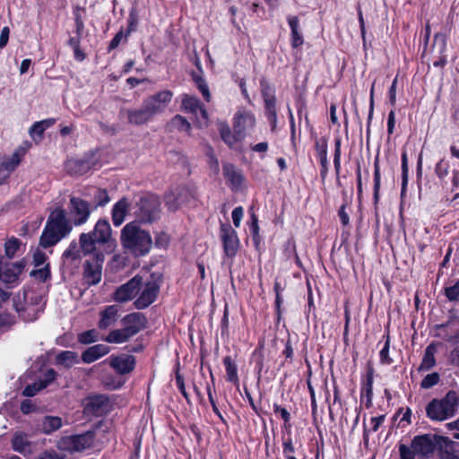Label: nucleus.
Instances as JSON below:
<instances>
[{
    "label": "nucleus",
    "instance_id": "49",
    "mask_svg": "<svg viewBox=\"0 0 459 459\" xmlns=\"http://www.w3.org/2000/svg\"><path fill=\"white\" fill-rule=\"evenodd\" d=\"M45 388V385H42L39 380L31 385H28L22 391V395L26 397H32L36 395L40 390Z\"/></svg>",
    "mask_w": 459,
    "mask_h": 459
},
{
    "label": "nucleus",
    "instance_id": "31",
    "mask_svg": "<svg viewBox=\"0 0 459 459\" xmlns=\"http://www.w3.org/2000/svg\"><path fill=\"white\" fill-rule=\"evenodd\" d=\"M289 25L291 30V46L294 49H297L304 43L303 35L298 17H293L289 20Z\"/></svg>",
    "mask_w": 459,
    "mask_h": 459
},
{
    "label": "nucleus",
    "instance_id": "6",
    "mask_svg": "<svg viewBox=\"0 0 459 459\" xmlns=\"http://www.w3.org/2000/svg\"><path fill=\"white\" fill-rule=\"evenodd\" d=\"M134 214L137 222L152 223L160 217V201L159 197L151 193H144L138 196L134 206Z\"/></svg>",
    "mask_w": 459,
    "mask_h": 459
},
{
    "label": "nucleus",
    "instance_id": "43",
    "mask_svg": "<svg viewBox=\"0 0 459 459\" xmlns=\"http://www.w3.org/2000/svg\"><path fill=\"white\" fill-rule=\"evenodd\" d=\"M170 125L181 132H189L191 129L190 123L182 116H175L170 122Z\"/></svg>",
    "mask_w": 459,
    "mask_h": 459
},
{
    "label": "nucleus",
    "instance_id": "44",
    "mask_svg": "<svg viewBox=\"0 0 459 459\" xmlns=\"http://www.w3.org/2000/svg\"><path fill=\"white\" fill-rule=\"evenodd\" d=\"M283 289H281L279 285L278 282L275 283L274 285V290L276 292V299H275V308H276V315H277V324H276V328H277V331H280V326H281V305L282 303V298L281 297V294H280V291L282 290Z\"/></svg>",
    "mask_w": 459,
    "mask_h": 459
},
{
    "label": "nucleus",
    "instance_id": "2",
    "mask_svg": "<svg viewBox=\"0 0 459 459\" xmlns=\"http://www.w3.org/2000/svg\"><path fill=\"white\" fill-rule=\"evenodd\" d=\"M120 238L123 247L134 256L147 255L152 247L150 233L141 229L137 221L127 223L121 231Z\"/></svg>",
    "mask_w": 459,
    "mask_h": 459
},
{
    "label": "nucleus",
    "instance_id": "61",
    "mask_svg": "<svg viewBox=\"0 0 459 459\" xmlns=\"http://www.w3.org/2000/svg\"><path fill=\"white\" fill-rule=\"evenodd\" d=\"M44 127L41 126L40 124H39V122H36L30 129V136L36 140V138L38 137L39 140H41L42 136H43V133H44Z\"/></svg>",
    "mask_w": 459,
    "mask_h": 459
},
{
    "label": "nucleus",
    "instance_id": "32",
    "mask_svg": "<svg viewBox=\"0 0 459 459\" xmlns=\"http://www.w3.org/2000/svg\"><path fill=\"white\" fill-rule=\"evenodd\" d=\"M57 365L64 366L65 368H71L79 363L78 354L72 351H64L59 352L56 357Z\"/></svg>",
    "mask_w": 459,
    "mask_h": 459
},
{
    "label": "nucleus",
    "instance_id": "3",
    "mask_svg": "<svg viewBox=\"0 0 459 459\" xmlns=\"http://www.w3.org/2000/svg\"><path fill=\"white\" fill-rule=\"evenodd\" d=\"M121 329L112 330L103 340L109 343H122L137 334L147 326L146 316L140 312L125 316L121 320Z\"/></svg>",
    "mask_w": 459,
    "mask_h": 459
},
{
    "label": "nucleus",
    "instance_id": "5",
    "mask_svg": "<svg viewBox=\"0 0 459 459\" xmlns=\"http://www.w3.org/2000/svg\"><path fill=\"white\" fill-rule=\"evenodd\" d=\"M459 404L455 391H449L442 399H433L426 406L427 416L435 421H443L455 415Z\"/></svg>",
    "mask_w": 459,
    "mask_h": 459
},
{
    "label": "nucleus",
    "instance_id": "42",
    "mask_svg": "<svg viewBox=\"0 0 459 459\" xmlns=\"http://www.w3.org/2000/svg\"><path fill=\"white\" fill-rule=\"evenodd\" d=\"M407 184H408V160H407L406 152H403L402 153V189H401L402 196L406 192Z\"/></svg>",
    "mask_w": 459,
    "mask_h": 459
},
{
    "label": "nucleus",
    "instance_id": "19",
    "mask_svg": "<svg viewBox=\"0 0 459 459\" xmlns=\"http://www.w3.org/2000/svg\"><path fill=\"white\" fill-rule=\"evenodd\" d=\"M95 161L93 156H87L82 159H71L65 162V169L72 176H82L87 173L93 166Z\"/></svg>",
    "mask_w": 459,
    "mask_h": 459
},
{
    "label": "nucleus",
    "instance_id": "28",
    "mask_svg": "<svg viewBox=\"0 0 459 459\" xmlns=\"http://www.w3.org/2000/svg\"><path fill=\"white\" fill-rule=\"evenodd\" d=\"M182 106L190 113L197 114V112L200 111L204 117H207L206 109L204 108L200 100L195 96L185 95L182 99Z\"/></svg>",
    "mask_w": 459,
    "mask_h": 459
},
{
    "label": "nucleus",
    "instance_id": "34",
    "mask_svg": "<svg viewBox=\"0 0 459 459\" xmlns=\"http://www.w3.org/2000/svg\"><path fill=\"white\" fill-rule=\"evenodd\" d=\"M316 146L322 167L321 176L323 178H325L328 171L327 144L324 141L322 143H316Z\"/></svg>",
    "mask_w": 459,
    "mask_h": 459
},
{
    "label": "nucleus",
    "instance_id": "48",
    "mask_svg": "<svg viewBox=\"0 0 459 459\" xmlns=\"http://www.w3.org/2000/svg\"><path fill=\"white\" fill-rule=\"evenodd\" d=\"M380 169L378 161L374 164V201L375 204L378 202L380 191Z\"/></svg>",
    "mask_w": 459,
    "mask_h": 459
},
{
    "label": "nucleus",
    "instance_id": "17",
    "mask_svg": "<svg viewBox=\"0 0 459 459\" xmlns=\"http://www.w3.org/2000/svg\"><path fill=\"white\" fill-rule=\"evenodd\" d=\"M260 84L262 96L264 98L265 105V113L270 122L272 130H274L276 126V107L274 91L264 79L261 80Z\"/></svg>",
    "mask_w": 459,
    "mask_h": 459
},
{
    "label": "nucleus",
    "instance_id": "9",
    "mask_svg": "<svg viewBox=\"0 0 459 459\" xmlns=\"http://www.w3.org/2000/svg\"><path fill=\"white\" fill-rule=\"evenodd\" d=\"M162 283V274L152 273L143 285L140 296L134 302L137 309H144L152 305L157 299Z\"/></svg>",
    "mask_w": 459,
    "mask_h": 459
},
{
    "label": "nucleus",
    "instance_id": "29",
    "mask_svg": "<svg viewBox=\"0 0 459 459\" xmlns=\"http://www.w3.org/2000/svg\"><path fill=\"white\" fill-rule=\"evenodd\" d=\"M13 449L21 454H25L30 451V442L28 436L22 432H17L13 435L12 439Z\"/></svg>",
    "mask_w": 459,
    "mask_h": 459
},
{
    "label": "nucleus",
    "instance_id": "62",
    "mask_svg": "<svg viewBox=\"0 0 459 459\" xmlns=\"http://www.w3.org/2000/svg\"><path fill=\"white\" fill-rule=\"evenodd\" d=\"M243 208L241 206L236 207L231 213L233 224L236 228H238L240 226V221L243 217Z\"/></svg>",
    "mask_w": 459,
    "mask_h": 459
},
{
    "label": "nucleus",
    "instance_id": "22",
    "mask_svg": "<svg viewBox=\"0 0 459 459\" xmlns=\"http://www.w3.org/2000/svg\"><path fill=\"white\" fill-rule=\"evenodd\" d=\"M223 175L229 182L232 191L238 192L241 190L240 187L245 180V178L239 170L236 169L234 165L230 163L224 164Z\"/></svg>",
    "mask_w": 459,
    "mask_h": 459
},
{
    "label": "nucleus",
    "instance_id": "33",
    "mask_svg": "<svg viewBox=\"0 0 459 459\" xmlns=\"http://www.w3.org/2000/svg\"><path fill=\"white\" fill-rule=\"evenodd\" d=\"M435 352L436 348L433 344L429 345L425 349L422 361L419 367V371L429 370L436 365Z\"/></svg>",
    "mask_w": 459,
    "mask_h": 459
},
{
    "label": "nucleus",
    "instance_id": "8",
    "mask_svg": "<svg viewBox=\"0 0 459 459\" xmlns=\"http://www.w3.org/2000/svg\"><path fill=\"white\" fill-rule=\"evenodd\" d=\"M104 424L103 420L94 424L92 429L82 434L63 437L57 442V447L70 452H81L91 447L94 442L96 430Z\"/></svg>",
    "mask_w": 459,
    "mask_h": 459
},
{
    "label": "nucleus",
    "instance_id": "59",
    "mask_svg": "<svg viewBox=\"0 0 459 459\" xmlns=\"http://www.w3.org/2000/svg\"><path fill=\"white\" fill-rule=\"evenodd\" d=\"M56 372L55 371V369L49 368L45 372L44 377L41 379H39V381L42 385H45V388H46L49 384H51L56 379Z\"/></svg>",
    "mask_w": 459,
    "mask_h": 459
},
{
    "label": "nucleus",
    "instance_id": "27",
    "mask_svg": "<svg viewBox=\"0 0 459 459\" xmlns=\"http://www.w3.org/2000/svg\"><path fill=\"white\" fill-rule=\"evenodd\" d=\"M129 202L126 197L117 202L112 208V221L115 226H120L127 214Z\"/></svg>",
    "mask_w": 459,
    "mask_h": 459
},
{
    "label": "nucleus",
    "instance_id": "52",
    "mask_svg": "<svg viewBox=\"0 0 459 459\" xmlns=\"http://www.w3.org/2000/svg\"><path fill=\"white\" fill-rule=\"evenodd\" d=\"M333 164L336 174L340 173L341 169V140L336 139L334 143V158Z\"/></svg>",
    "mask_w": 459,
    "mask_h": 459
},
{
    "label": "nucleus",
    "instance_id": "46",
    "mask_svg": "<svg viewBox=\"0 0 459 459\" xmlns=\"http://www.w3.org/2000/svg\"><path fill=\"white\" fill-rule=\"evenodd\" d=\"M21 160L17 152L13 153L10 157L4 159L0 165L9 170L11 173L18 167Z\"/></svg>",
    "mask_w": 459,
    "mask_h": 459
},
{
    "label": "nucleus",
    "instance_id": "18",
    "mask_svg": "<svg viewBox=\"0 0 459 459\" xmlns=\"http://www.w3.org/2000/svg\"><path fill=\"white\" fill-rule=\"evenodd\" d=\"M221 238L226 255L233 257L238 249L239 242L237 232L230 224L221 225Z\"/></svg>",
    "mask_w": 459,
    "mask_h": 459
},
{
    "label": "nucleus",
    "instance_id": "58",
    "mask_svg": "<svg viewBox=\"0 0 459 459\" xmlns=\"http://www.w3.org/2000/svg\"><path fill=\"white\" fill-rule=\"evenodd\" d=\"M249 228H250V231L253 235L254 240L255 242H257V239L259 237V235H258V230H259L258 219L254 212H251V222H250Z\"/></svg>",
    "mask_w": 459,
    "mask_h": 459
},
{
    "label": "nucleus",
    "instance_id": "20",
    "mask_svg": "<svg viewBox=\"0 0 459 459\" xmlns=\"http://www.w3.org/2000/svg\"><path fill=\"white\" fill-rule=\"evenodd\" d=\"M109 365L120 375L128 374L134 370L135 359L132 355L121 354L111 356Z\"/></svg>",
    "mask_w": 459,
    "mask_h": 459
},
{
    "label": "nucleus",
    "instance_id": "10",
    "mask_svg": "<svg viewBox=\"0 0 459 459\" xmlns=\"http://www.w3.org/2000/svg\"><path fill=\"white\" fill-rule=\"evenodd\" d=\"M448 442L446 437L425 434L414 437L411 441V447L418 455L429 456L434 453L437 447L442 448L443 445Z\"/></svg>",
    "mask_w": 459,
    "mask_h": 459
},
{
    "label": "nucleus",
    "instance_id": "50",
    "mask_svg": "<svg viewBox=\"0 0 459 459\" xmlns=\"http://www.w3.org/2000/svg\"><path fill=\"white\" fill-rule=\"evenodd\" d=\"M449 162L445 160L444 159L440 160L436 165V174L440 178L443 179L449 173Z\"/></svg>",
    "mask_w": 459,
    "mask_h": 459
},
{
    "label": "nucleus",
    "instance_id": "25",
    "mask_svg": "<svg viewBox=\"0 0 459 459\" xmlns=\"http://www.w3.org/2000/svg\"><path fill=\"white\" fill-rule=\"evenodd\" d=\"M63 426V420L58 416H44L38 424V429L43 434L50 435Z\"/></svg>",
    "mask_w": 459,
    "mask_h": 459
},
{
    "label": "nucleus",
    "instance_id": "37",
    "mask_svg": "<svg viewBox=\"0 0 459 459\" xmlns=\"http://www.w3.org/2000/svg\"><path fill=\"white\" fill-rule=\"evenodd\" d=\"M22 242L17 238H11L4 243V255L6 258L12 259L20 249Z\"/></svg>",
    "mask_w": 459,
    "mask_h": 459
},
{
    "label": "nucleus",
    "instance_id": "39",
    "mask_svg": "<svg viewBox=\"0 0 459 459\" xmlns=\"http://www.w3.org/2000/svg\"><path fill=\"white\" fill-rule=\"evenodd\" d=\"M30 276L40 282L47 281L51 277L49 264H46L43 268L32 270Z\"/></svg>",
    "mask_w": 459,
    "mask_h": 459
},
{
    "label": "nucleus",
    "instance_id": "36",
    "mask_svg": "<svg viewBox=\"0 0 459 459\" xmlns=\"http://www.w3.org/2000/svg\"><path fill=\"white\" fill-rule=\"evenodd\" d=\"M220 134L223 142L230 147H232L235 143L243 139L238 138L237 134L234 131L231 133L230 128L227 125H223L220 127Z\"/></svg>",
    "mask_w": 459,
    "mask_h": 459
},
{
    "label": "nucleus",
    "instance_id": "38",
    "mask_svg": "<svg viewBox=\"0 0 459 459\" xmlns=\"http://www.w3.org/2000/svg\"><path fill=\"white\" fill-rule=\"evenodd\" d=\"M93 192V208H97L98 206H105L109 201V195L106 189L95 188L92 189Z\"/></svg>",
    "mask_w": 459,
    "mask_h": 459
},
{
    "label": "nucleus",
    "instance_id": "7",
    "mask_svg": "<svg viewBox=\"0 0 459 459\" xmlns=\"http://www.w3.org/2000/svg\"><path fill=\"white\" fill-rule=\"evenodd\" d=\"M165 205L170 212L178 211L183 205L195 206L198 194L195 186H179L165 194Z\"/></svg>",
    "mask_w": 459,
    "mask_h": 459
},
{
    "label": "nucleus",
    "instance_id": "35",
    "mask_svg": "<svg viewBox=\"0 0 459 459\" xmlns=\"http://www.w3.org/2000/svg\"><path fill=\"white\" fill-rule=\"evenodd\" d=\"M223 364L226 368L227 380L229 382L237 384L238 382L237 366L232 360L230 356H226L223 359Z\"/></svg>",
    "mask_w": 459,
    "mask_h": 459
},
{
    "label": "nucleus",
    "instance_id": "64",
    "mask_svg": "<svg viewBox=\"0 0 459 459\" xmlns=\"http://www.w3.org/2000/svg\"><path fill=\"white\" fill-rule=\"evenodd\" d=\"M14 317L13 315L9 313H2L0 314V327L3 326H10L13 325Z\"/></svg>",
    "mask_w": 459,
    "mask_h": 459
},
{
    "label": "nucleus",
    "instance_id": "14",
    "mask_svg": "<svg viewBox=\"0 0 459 459\" xmlns=\"http://www.w3.org/2000/svg\"><path fill=\"white\" fill-rule=\"evenodd\" d=\"M111 409L109 398L105 394L89 396L84 401L83 414L87 417H101Z\"/></svg>",
    "mask_w": 459,
    "mask_h": 459
},
{
    "label": "nucleus",
    "instance_id": "51",
    "mask_svg": "<svg viewBox=\"0 0 459 459\" xmlns=\"http://www.w3.org/2000/svg\"><path fill=\"white\" fill-rule=\"evenodd\" d=\"M35 459H66V455L54 449H48L39 454Z\"/></svg>",
    "mask_w": 459,
    "mask_h": 459
},
{
    "label": "nucleus",
    "instance_id": "11",
    "mask_svg": "<svg viewBox=\"0 0 459 459\" xmlns=\"http://www.w3.org/2000/svg\"><path fill=\"white\" fill-rule=\"evenodd\" d=\"M92 256L83 264V280L88 286L97 285L101 281L105 255L102 252L91 253Z\"/></svg>",
    "mask_w": 459,
    "mask_h": 459
},
{
    "label": "nucleus",
    "instance_id": "60",
    "mask_svg": "<svg viewBox=\"0 0 459 459\" xmlns=\"http://www.w3.org/2000/svg\"><path fill=\"white\" fill-rule=\"evenodd\" d=\"M32 258H33L34 266L39 267L45 264L48 256L44 252H42L39 249H37L34 252Z\"/></svg>",
    "mask_w": 459,
    "mask_h": 459
},
{
    "label": "nucleus",
    "instance_id": "57",
    "mask_svg": "<svg viewBox=\"0 0 459 459\" xmlns=\"http://www.w3.org/2000/svg\"><path fill=\"white\" fill-rule=\"evenodd\" d=\"M175 379H176V384H177V386L178 387L180 393L182 394V395L185 397V399L189 402V395L186 390V386H185V382H184V377L182 375H180L178 369L177 370L176 372V376H175Z\"/></svg>",
    "mask_w": 459,
    "mask_h": 459
},
{
    "label": "nucleus",
    "instance_id": "40",
    "mask_svg": "<svg viewBox=\"0 0 459 459\" xmlns=\"http://www.w3.org/2000/svg\"><path fill=\"white\" fill-rule=\"evenodd\" d=\"M193 80L204 100L209 102L211 100V93L206 81L202 76L195 74H193Z\"/></svg>",
    "mask_w": 459,
    "mask_h": 459
},
{
    "label": "nucleus",
    "instance_id": "12",
    "mask_svg": "<svg viewBox=\"0 0 459 459\" xmlns=\"http://www.w3.org/2000/svg\"><path fill=\"white\" fill-rule=\"evenodd\" d=\"M27 265L26 259H22L20 261L10 263L4 261V257H0V281L8 285L9 287H13L14 284H17L19 281V276L23 272Z\"/></svg>",
    "mask_w": 459,
    "mask_h": 459
},
{
    "label": "nucleus",
    "instance_id": "54",
    "mask_svg": "<svg viewBox=\"0 0 459 459\" xmlns=\"http://www.w3.org/2000/svg\"><path fill=\"white\" fill-rule=\"evenodd\" d=\"M445 294L450 301H455L459 298V281L453 286L445 289Z\"/></svg>",
    "mask_w": 459,
    "mask_h": 459
},
{
    "label": "nucleus",
    "instance_id": "15",
    "mask_svg": "<svg viewBox=\"0 0 459 459\" xmlns=\"http://www.w3.org/2000/svg\"><path fill=\"white\" fill-rule=\"evenodd\" d=\"M91 212V208L89 202L75 196L70 198L69 213L74 225L84 224L88 221Z\"/></svg>",
    "mask_w": 459,
    "mask_h": 459
},
{
    "label": "nucleus",
    "instance_id": "23",
    "mask_svg": "<svg viewBox=\"0 0 459 459\" xmlns=\"http://www.w3.org/2000/svg\"><path fill=\"white\" fill-rule=\"evenodd\" d=\"M119 308L117 305H109L100 313L98 327L100 330H106L113 325L118 318Z\"/></svg>",
    "mask_w": 459,
    "mask_h": 459
},
{
    "label": "nucleus",
    "instance_id": "13",
    "mask_svg": "<svg viewBox=\"0 0 459 459\" xmlns=\"http://www.w3.org/2000/svg\"><path fill=\"white\" fill-rule=\"evenodd\" d=\"M173 92L169 90L160 91L143 100V105L147 109L151 117L160 115L165 111L171 102Z\"/></svg>",
    "mask_w": 459,
    "mask_h": 459
},
{
    "label": "nucleus",
    "instance_id": "55",
    "mask_svg": "<svg viewBox=\"0 0 459 459\" xmlns=\"http://www.w3.org/2000/svg\"><path fill=\"white\" fill-rule=\"evenodd\" d=\"M390 338L387 335L384 348L380 351V360L385 364H391L393 359L389 357Z\"/></svg>",
    "mask_w": 459,
    "mask_h": 459
},
{
    "label": "nucleus",
    "instance_id": "24",
    "mask_svg": "<svg viewBox=\"0 0 459 459\" xmlns=\"http://www.w3.org/2000/svg\"><path fill=\"white\" fill-rule=\"evenodd\" d=\"M255 119L252 114L245 113L236 115L233 124V131L237 134L238 138H244L245 132L247 127L255 126Z\"/></svg>",
    "mask_w": 459,
    "mask_h": 459
},
{
    "label": "nucleus",
    "instance_id": "56",
    "mask_svg": "<svg viewBox=\"0 0 459 459\" xmlns=\"http://www.w3.org/2000/svg\"><path fill=\"white\" fill-rule=\"evenodd\" d=\"M207 394H208V398H209V402L212 405V411H214V413L220 418V420L224 423V424H227V421L226 420L224 419V417L222 416V414L221 413L220 410H219V406H217L216 404V402L212 396V390H211V386L208 385L207 386Z\"/></svg>",
    "mask_w": 459,
    "mask_h": 459
},
{
    "label": "nucleus",
    "instance_id": "45",
    "mask_svg": "<svg viewBox=\"0 0 459 459\" xmlns=\"http://www.w3.org/2000/svg\"><path fill=\"white\" fill-rule=\"evenodd\" d=\"M98 341V333L95 329L85 331L78 335V342L82 344H90Z\"/></svg>",
    "mask_w": 459,
    "mask_h": 459
},
{
    "label": "nucleus",
    "instance_id": "1",
    "mask_svg": "<svg viewBox=\"0 0 459 459\" xmlns=\"http://www.w3.org/2000/svg\"><path fill=\"white\" fill-rule=\"evenodd\" d=\"M72 230V225L62 208L53 211L48 218L46 226L39 238V245L48 248L57 244Z\"/></svg>",
    "mask_w": 459,
    "mask_h": 459
},
{
    "label": "nucleus",
    "instance_id": "21",
    "mask_svg": "<svg viewBox=\"0 0 459 459\" xmlns=\"http://www.w3.org/2000/svg\"><path fill=\"white\" fill-rule=\"evenodd\" d=\"M120 115H125L127 118V122L133 126H142L152 119L143 104L139 108L121 110Z\"/></svg>",
    "mask_w": 459,
    "mask_h": 459
},
{
    "label": "nucleus",
    "instance_id": "16",
    "mask_svg": "<svg viewBox=\"0 0 459 459\" xmlns=\"http://www.w3.org/2000/svg\"><path fill=\"white\" fill-rule=\"evenodd\" d=\"M142 285L143 278L139 275H135L126 283L121 285L115 290L113 299L117 302H126L131 300L139 292Z\"/></svg>",
    "mask_w": 459,
    "mask_h": 459
},
{
    "label": "nucleus",
    "instance_id": "41",
    "mask_svg": "<svg viewBox=\"0 0 459 459\" xmlns=\"http://www.w3.org/2000/svg\"><path fill=\"white\" fill-rule=\"evenodd\" d=\"M138 13L135 8H132L130 10L129 15H128V26L125 34V38L126 39L132 32L136 30L137 25H138Z\"/></svg>",
    "mask_w": 459,
    "mask_h": 459
},
{
    "label": "nucleus",
    "instance_id": "53",
    "mask_svg": "<svg viewBox=\"0 0 459 459\" xmlns=\"http://www.w3.org/2000/svg\"><path fill=\"white\" fill-rule=\"evenodd\" d=\"M399 453L401 459H415L417 454L412 447H409L404 444L399 446Z\"/></svg>",
    "mask_w": 459,
    "mask_h": 459
},
{
    "label": "nucleus",
    "instance_id": "26",
    "mask_svg": "<svg viewBox=\"0 0 459 459\" xmlns=\"http://www.w3.org/2000/svg\"><path fill=\"white\" fill-rule=\"evenodd\" d=\"M110 348L105 344H96L87 348L82 354V360L90 364L108 354Z\"/></svg>",
    "mask_w": 459,
    "mask_h": 459
},
{
    "label": "nucleus",
    "instance_id": "63",
    "mask_svg": "<svg viewBox=\"0 0 459 459\" xmlns=\"http://www.w3.org/2000/svg\"><path fill=\"white\" fill-rule=\"evenodd\" d=\"M124 31L123 30L121 29L116 35L115 37L112 39V40L109 42V45H108V51H111L115 48H117L118 47V45L120 44L122 39L124 38Z\"/></svg>",
    "mask_w": 459,
    "mask_h": 459
},
{
    "label": "nucleus",
    "instance_id": "30",
    "mask_svg": "<svg viewBox=\"0 0 459 459\" xmlns=\"http://www.w3.org/2000/svg\"><path fill=\"white\" fill-rule=\"evenodd\" d=\"M82 249L81 244L79 243L78 246L75 241H72L62 255L63 263L80 261L82 259Z\"/></svg>",
    "mask_w": 459,
    "mask_h": 459
},
{
    "label": "nucleus",
    "instance_id": "4",
    "mask_svg": "<svg viewBox=\"0 0 459 459\" xmlns=\"http://www.w3.org/2000/svg\"><path fill=\"white\" fill-rule=\"evenodd\" d=\"M111 238V227L108 220L100 219L97 221L94 230L88 233H82L79 238L83 255H89L97 250V245L107 244Z\"/></svg>",
    "mask_w": 459,
    "mask_h": 459
},
{
    "label": "nucleus",
    "instance_id": "47",
    "mask_svg": "<svg viewBox=\"0 0 459 459\" xmlns=\"http://www.w3.org/2000/svg\"><path fill=\"white\" fill-rule=\"evenodd\" d=\"M440 381V376L437 372L428 374L421 381L420 387L423 389H429L437 385Z\"/></svg>",
    "mask_w": 459,
    "mask_h": 459
}]
</instances>
